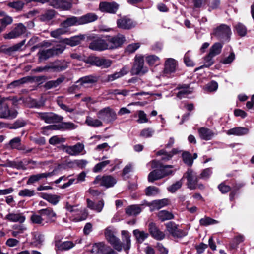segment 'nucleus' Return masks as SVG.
I'll return each instance as SVG.
<instances>
[{
	"mask_svg": "<svg viewBox=\"0 0 254 254\" xmlns=\"http://www.w3.org/2000/svg\"><path fill=\"white\" fill-rule=\"evenodd\" d=\"M129 71V68L127 66H125L122 68L118 72L106 75L103 79L105 82H110L119 79L124 75L127 74Z\"/></svg>",
	"mask_w": 254,
	"mask_h": 254,
	"instance_id": "nucleus-10",
	"label": "nucleus"
},
{
	"mask_svg": "<svg viewBox=\"0 0 254 254\" xmlns=\"http://www.w3.org/2000/svg\"><path fill=\"white\" fill-rule=\"evenodd\" d=\"M39 117L48 124L60 122L63 119L62 117L53 113H41L39 114Z\"/></svg>",
	"mask_w": 254,
	"mask_h": 254,
	"instance_id": "nucleus-11",
	"label": "nucleus"
},
{
	"mask_svg": "<svg viewBox=\"0 0 254 254\" xmlns=\"http://www.w3.org/2000/svg\"><path fill=\"white\" fill-rule=\"evenodd\" d=\"M65 49V46L64 45L60 44L51 48V50L53 56H54L62 54Z\"/></svg>",
	"mask_w": 254,
	"mask_h": 254,
	"instance_id": "nucleus-54",
	"label": "nucleus"
},
{
	"mask_svg": "<svg viewBox=\"0 0 254 254\" xmlns=\"http://www.w3.org/2000/svg\"><path fill=\"white\" fill-rule=\"evenodd\" d=\"M97 115L99 119L106 123L112 122L117 119L116 112L110 107L101 109Z\"/></svg>",
	"mask_w": 254,
	"mask_h": 254,
	"instance_id": "nucleus-6",
	"label": "nucleus"
},
{
	"mask_svg": "<svg viewBox=\"0 0 254 254\" xmlns=\"http://www.w3.org/2000/svg\"><path fill=\"white\" fill-rule=\"evenodd\" d=\"M148 68L144 65V57L142 55H137L134 58V62L131 69L132 75H143L148 72Z\"/></svg>",
	"mask_w": 254,
	"mask_h": 254,
	"instance_id": "nucleus-2",
	"label": "nucleus"
},
{
	"mask_svg": "<svg viewBox=\"0 0 254 254\" xmlns=\"http://www.w3.org/2000/svg\"><path fill=\"white\" fill-rule=\"evenodd\" d=\"M167 231L174 237L182 238L187 235L186 231L178 228V226L173 222L166 224Z\"/></svg>",
	"mask_w": 254,
	"mask_h": 254,
	"instance_id": "nucleus-7",
	"label": "nucleus"
},
{
	"mask_svg": "<svg viewBox=\"0 0 254 254\" xmlns=\"http://www.w3.org/2000/svg\"><path fill=\"white\" fill-rule=\"evenodd\" d=\"M85 123L89 126L98 127L102 126L103 124L101 120L92 118L90 116H87L85 120Z\"/></svg>",
	"mask_w": 254,
	"mask_h": 254,
	"instance_id": "nucleus-38",
	"label": "nucleus"
},
{
	"mask_svg": "<svg viewBox=\"0 0 254 254\" xmlns=\"http://www.w3.org/2000/svg\"><path fill=\"white\" fill-rule=\"evenodd\" d=\"M104 245L105 244L103 243H96L93 245L90 252L94 254L100 253L102 254Z\"/></svg>",
	"mask_w": 254,
	"mask_h": 254,
	"instance_id": "nucleus-55",
	"label": "nucleus"
},
{
	"mask_svg": "<svg viewBox=\"0 0 254 254\" xmlns=\"http://www.w3.org/2000/svg\"><path fill=\"white\" fill-rule=\"evenodd\" d=\"M12 228L13 230L11 231V235L15 237L22 234L26 230V228L22 225H15Z\"/></svg>",
	"mask_w": 254,
	"mask_h": 254,
	"instance_id": "nucleus-50",
	"label": "nucleus"
},
{
	"mask_svg": "<svg viewBox=\"0 0 254 254\" xmlns=\"http://www.w3.org/2000/svg\"><path fill=\"white\" fill-rule=\"evenodd\" d=\"M106 38L108 50L115 49L121 47L126 41L125 37L121 34L114 36H107Z\"/></svg>",
	"mask_w": 254,
	"mask_h": 254,
	"instance_id": "nucleus-5",
	"label": "nucleus"
},
{
	"mask_svg": "<svg viewBox=\"0 0 254 254\" xmlns=\"http://www.w3.org/2000/svg\"><path fill=\"white\" fill-rule=\"evenodd\" d=\"M222 47L223 45L221 43H215L210 48L209 53L210 55L215 57L221 53Z\"/></svg>",
	"mask_w": 254,
	"mask_h": 254,
	"instance_id": "nucleus-45",
	"label": "nucleus"
},
{
	"mask_svg": "<svg viewBox=\"0 0 254 254\" xmlns=\"http://www.w3.org/2000/svg\"><path fill=\"white\" fill-rule=\"evenodd\" d=\"M142 209L141 207L137 205H132L128 206L126 209V212L129 215H136L139 214Z\"/></svg>",
	"mask_w": 254,
	"mask_h": 254,
	"instance_id": "nucleus-42",
	"label": "nucleus"
},
{
	"mask_svg": "<svg viewBox=\"0 0 254 254\" xmlns=\"http://www.w3.org/2000/svg\"><path fill=\"white\" fill-rule=\"evenodd\" d=\"M65 141V139L59 136H54L49 139V142L50 144L55 145L63 143Z\"/></svg>",
	"mask_w": 254,
	"mask_h": 254,
	"instance_id": "nucleus-57",
	"label": "nucleus"
},
{
	"mask_svg": "<svg viewBox=\"0 0 254 254\" xmlns=\"http://www.w3.org/2000/svg\"><path fill=\"white\" fill-rule=\"evenodd\" d=\"M50 4L56 8L63 10H68L71 7L70 0H50Z\"/></svg>",
	"mask_w": 254,
	"mask_h": 254,
	"instance_id": "nucleus-14",
	"label": "nucleus"
},
{
	"mask_svg": "<svg viewBox=\"0 0 254 254\" xmlns=\"http://www.w3.org/2000/svg\"><path fill=\"white\" fill-rule=\"evenodd\" d=\"M188 181V187L191 190L195 189L198 179L196 174L191 169H189L186 173Z\"/></svg>",
	"mask_w": 254,
	"mask_h": 254,
	"instance_id": "nucleus-18",
	"label": "nucleus"
},
{
	"mask_svg": "<svg viewBox=\"0 0 254 254\" xmlns=\"http://www.w3.org/2000/svg\"><path fill=\"white\" fill-rule=\"evenodd\" d=\"M154 132L155 131L153 128H146L141 131L140 135L144 138H149L152 137Z\"/></svg>",
	"mask_w": 254,
	"mask_h": 254,
	"instance_id": "nucleus-59",
	"label": "nucleus"
},
{
	"mask_svg": "<svg viewBox=\"0 0 254 254\" xmlns=\"http://www.w3.org/2000/svg\"><path fill=\"white\" fill-rule=\"evenodd\" d=\"M156 155L158 156H162L161 159L164 161L169 160L172 157V154L166 152L164 150H161L157 151Z\"/></svg>",
	"mask_w": 254,
	"mask_h": 254,
	"instance_id": "nucleus-64",
	"label": "nucleus"
},
{
	"mask_svg": "<svg viewBox=\"0 0 254 254\" xmlns=\"http://www.w3.org/2000/svg\"><path fill=\"white\" fill-rule=\"evenodd\" d=\"M67 209L69 212L73 213V215H78L81 213L82 214V216H77V217L73 219V220L76 221H79L83 220H85L87 216V210L85 208H81L80 209H78L76 206H69L67 207Z\"/></svg>",
	"mask_w": 254,
	"mask_h": 254,
	"instance_id": "nucleus-15",
	"label": "nucleus"
},
{
	"mask_svg": "<svg viewBox=\"0 0 254 254\" xmlns=\"http://www.w3.org/2000/svg\"><path fill=\"white\" fill-rule=\"evenodd\" d=\"M26 27L22 23H18L13 30L5 34L3 37L5 39H14L19 37L26 31Z\"/></svg>",
	"mask_w": 254,
	"mask_h": 254,
	"instance_id": "nucleus-9",
	"label": "nucleus"
},
{
	"mask_svg": "<svg viewBox=\"0 0 254 254\" xmlns=\"http://www.w3.org/2000/svg\"><path fill=\"white\" fill-rule=\"evenodd\" d=\"M170 203V200L167 198L155 200L148 204L151 211L155 209H159L165 207Z\"/></svg>",
	"mask_w": 254,
	"mask_h": 254,
	"instance_id": "nucleus-22",
	"label": "nucleus"
},
{
	"mask_svg": "<svg viewBox=\"0 0 254 254\" xmlns=\"http://www.w3.org/2000/svg\"><path fill=\"white\" fill-rule=\"evenodd\" d=\"M159 192V189L155 186H149L145 189V194L147 196H155Z\"/></svg>",
	"mask_w": 254,
	"mask_h": 254,
	"instance_id": "nucleus-52",
	"label": "nucleus"
},
{
	"mask_svg": "<svg viewBox=\"0 0 254 254\" xmlns=\"http://www.w3.org/2000/svg\"><path fill=\"white\" fill-rule=\"evenodd\" d=\"M235 29L241 36H245L247 33L246 27L242 23H239L235 26Z\"/></svg>",
	"mask_w": 254,
	"mask_h": 254,
	"instance_id": "nucleus-62",
	"label": "nucleus"
},
{
	"mask_svg": "<svg viewBox=\"0 0 254 254\" xmlns=\"http://www.w3.org/2000/svg\"><path fill=\"white\" fill-rule=\"evenodd\" d=\"M97 81V78L96 77L92 75L86 76L79 79L76 82V84H78V85H76V86H85L87 84L95 83Z\"/></svg>",
	"mask_w": 254,
	"mask_h": 254,
	"instance_id": "nucleus-32",
	"label": "nucleus"
},
{
	"mask_svg": "<svg viewBox=\"0 0 254 254\" xmlns=\"http://www.w3.org/2000/svg\"><path fill=\"white\" fill-rule=\"evenodd\" d=\"M100 10L103 12L115 13L119 8V4L115 2H101L99 5Z\"/></svg>",
	"mask_w": 254,
	"mask_h": 254,
	"instance_id": "nucleus-17",
	"label": "nucleus"
},
{
	"mask_svg": "<svg viewBox=\"0 0 254 254\" xmlns=\"http://www.w3.org/2000/svg\"><path fill=\"white\" fill-rule=\"evenodd\" d=\"M146 61L149 65H157L160 63V59L156 55H152L146 57Z\"/></svg>",
	"mask_w": 254,
	"mask_h": 254,
	"instance_id": "nucleus-51",
	"label": "nucleus"
},
{
	"mask_svg": "<svg viewBox=\"0 0 254 254\" xmlns=\"http://www.w3.org/2000/svg\"><path fill=\"white\" fill-rule=\"evenodd\" d=\"M4 219L10 222L22 223L25 221L26 218L21 213H9L5 216Z\"/></svg>",
	"mask_w": 254,
	"mask_h": 254,
	"instance_id": "nucleus-21",
	"label": "nucleus"
},
{
	"mask_svg": "<svg viewBox=\"0 0 254 254\" xmlns=\"http://www.w3.org/2000/svg\"><path fill=\"white\" fill-rule=\"evenodd\" d=\"M17 115L16 111L10 110L6 105L3 106L0 109V118L13 119L15 118Z\"/></svg>",
	"mask_w": 254,
	"mask_h": 254,
	"instance_id": "nucleus-24",
	"label": "nucleus"
},
{
	"mask_svg": "<svg viewBox=\"0 0 254 254\" xmlns=\"http://www.w3.org/2000/svg\"><path fill=\"white\" fill-rule=\"evenodd\" d=\"M65 151L71 156L79 155L84 150V145L81 143H77L73 146H64Z\"/></svg>",
	"mask_w": 254,
	"mask_h": 254,
	"instance_id": "nucleus-13",
	"label": "nucleus"
},
{
	"mask_svg": "<svg viewBox=\"0 0 254 254\" xmlns=\"http://www.w3.org/2000/svg\"><path fill=\"white\" fill-rule=\"evenodd\" d=\"M56 247L60 250H67L72 248L74 245L71 241L60 242L57 241L55 243Z\"/></svg>",
	"mask_w": 254,
	"mask_h": 254,
	"instance_id": "nucleus-39",
	"label": "nucleus"
},
{
	"mask_svg": "<svg viewBox=\"0 0 254 254\" xmlns=\"http://www.w3.org/2000/svg\"><path fill=\"white\" fill-rule=\"evenodd\" d=\"M35 194V191L33 190L25 189L20 190L18 193V195L23 197H31Z\"/></svg>",
	"mask_w": 254,
	"mask_h": 254,
	"instance_id": "nucleus-63",
	"label": "nucleus"
},
{
	"mask_svg": "<svg viewBox=\"0 0 254 254\" xmlns=\"http://www.w3.org/2000/svg\"><path fill=\"white\" fill-rule=\"evenodd\" d=\"M198 133L200 137L205 140L211 139L215 135V133L212 130L206 127L199 128L198 129Z\"/></svg>",
	"mask_w": 254,
	"mask_h": 254,
	"instance_id": "nucleus-28",
	"label": "nucleus"
},
{
	"mask_svg": "<svg viewBox=\"0 0 254 254\" xmlns=\"http://www.w3.org/2000/svg\"><path fill=\"white\" fill-rule=\"evenodd\" d=\"M117 26L123 29H129L135 26L136 22L127 17H122L117 21Z\"/></svg>",
	"mask_w": 254,
	"mask_h": 254,
	"instance_id": "nucleus-16",
	"label": "nucleus"
},
{
	"mask_svg": "<svg viewBox=\"0 0 254 254\" xmlns=\"http://www.w3.org/2000/svg\"><path fill=\"white\" fill-rule=\"evenodd\" d=\"M89 47L90 49L95 51H102L108 50L107 41L100 38L92 41Z\"/></svg>",
	"mask_w": 254,
	"mask_h": 254,
	"instance_id": "nucleus-12",
	"label": "nucleus"
},
{
	"mask_svg": "<svg viewBox=\"0 0 254 254\" xmlns=\"http://www.w3.org/2000/svg\"><path fill=\"white\" fill-rule=\"evenodd\" d=\"M176 90L178 91L176 93V96L180 99L186 97L191 92V91L190 90L189 86L187 85L178 86L176 89Z\"/></svg>",
	"mask_w": 254,
	"mask_h": 254,
	"instance_id": "nucleus-30",
	"label": "nucleus"
},
{
	"mask_svg": "<svg viewBox=\"0 0 254 254\" xmlns=\"http://www.w3.org/2000/svg\"><path fill=\"white\" fill-rule=\"evenodd\" d=\"M148 165H150L152 169H155L148 175V180L150 182H153L155 180L162 179L168 176L170 172H163L162 171L167 169V168H173V166L171 165H163L156 160H153Z\"/></svg>",
	"mask_w": 254,
	"mask_h": 254,
	"instance_id": "nucleus-1",
	"label": "nucleus"
},
{
	"mask_svg": "<svg viewBox=\"0 0 254 254\" xmlns=\"http://www.w3.org/2000/svg\"><path fill=\"white\" fill-rule=\"evenodd\" d=\"M182 157L185 163L189 166L192 165L193 159L192 158L191 155L190 153L184 152L182 154Z\"/></svg>",
	"mask_w": 254,
	"mask_h": 254,
	"instance_id": "nucleus-61",
	"label": "nucleus"
},
{
	"mask_svg": "<svg viewBox=\"0 0 254 254\" xmlns=\"http://www.w3.org/2000/svg\"><path fill=\"white\" fill-rule=\"evenodd\" d=\"M117 182L115 178L110 175L104 176H97L93 181L94 184H99L100 186L106 188L113 187Z\"/></svg>",
	"mask_w": 254,
	"mask_h": 254,
	"instance_id": "nucleus-8",
	"label": "nucleus"
},
{
	"mask_svg": "<svg viewBox=\"0 0 254 254\" xmlns=\"http://www.w3.org/2000/svg\"><path fill=\"white\" fill-rule=\"evenodd\" d=\"M55 16V11L54 10H48L41 14L39 19L43 22H48L52 19Z\"/></svg>",
	"mask_w": 254,
	"mask_h": 254,
	"instance_id": "nucleus-36",
	"label": "nucleus"
},
{
	"mask_svg": "<svg viewBox=\"0 0 254 254\" xmlns=\"http://www.w3.org/2000/svg\"><path fill=\"white\" fill-rule=\"evenodd\" d=\"M97 16L94 13H88L79 17L80 24H85L88 23L94 22L97 19Z\"/></svg>",
	"mask_w": 254,
	"mask_h": 254,
	"instance_id": "nucleus-34",
	"label": "nucleus"
},
{
	"mask_svg": "<svg viewBox=\"0 0 254 254\" xmlns=\"http://www.w3.org/2000/svg\"><path fill=\"white\" fill-rule=\"evenodd\" d=\"M149 230L151 236L156 240H161L165 238L164 233L160 231L153 223L149 224Z\"/></svg>",
	"mask_w": 254,
	"mask_h": 254,
	"instance_id": "nucleus-23",
	"label": "nucleus"
},
{
	"mask_svg": "<svg viewBox=\"0 0 254 254\" xmlns=\"http://www.w3.org/2000/svg\"><path fill=\"white\" fill-rule=\"evenodd\" d=\"M249 132V129L243 127H237L231 128L227 131L226 133L229 135L242 136L247 134Z\"/></svg>",
	"mask_w": 254,
	"mask_h": 254,
	"instance_id": "nucleus-31",
	"label": "nucleus"
},
{
	"mask_svg": "<svg viewBox=\"0 0 254 254\" xmlns=\"http://www.w3.org/2000/svg\"><path fill=\"white\" fill-rule=\"evenodd\" d=\"M92 62L93 64L97 66L105 68L109 67L112 64V62L111 60L99 57H95L94 58Z\"/></svg>",
	"mask_w": 254,
	"mask_h": 254,
	"instance_id": "nucleus-27",
	"label": "nucleus"
},
{
	"mask_svg": "<svg viewBox=\"0 0 254 254\" xmlns=\"http://www.w3.org/2000/svg\"><path fill=\"white\" fill-rule=\"evenodd\" d=\"M110 163L111 161L109 160H104L101 162H99L94 166V167L93 168V171L94 172H100Z\"/></svg>",
	"mask_w": 254,
	"mask_h": 254,
	"instance_id": "nucleus-58",
	"label": "nucleus"
},
{
	"mask_svg": "<svg viewBox=\"0 0 254 254\" xmlns=\"http://www.w3.org/2000/svg\"><path fill=\"white\" fill-rule=\"evenodd\" d=\"M122 240L123 242L122 243V249L125 251L129 250L131 246L130 235L129 232L126 230H123L121 232Z\"/></svg>",
	"mask_w": 254,
	"mask_h": 254,
	"instance_id": "nucleus-25",
	"label": "nucleus"
},
{
	"mask_svg": "<svg viewBox=\"0 0 254 254\" xmlns=\"http://www.w3.org/2000/svg\"><path fill=\"white\" fill-rule=\"evenodd\" d=\"M87 206L90 209L96 212H101L104 206V202L103 199L99 200L97 203H95L89 198L86 199Z\"/></svg>",
	"mask_w": 254,
	"mask_h": 254,
	"instance_id": "nucleus-19",
	"label": "nucleus"
},
{
	"mask_svg": "<svg viewBox=\"0 0 254 254\" xmlns=\"http://www.w3.org/2000/svg\"><path fill=\"white\" fill-rule=\"evenodd\" d=\"M219 222L209 217L205 216L199 220L200 225L202 226H208L210 225H214L218 223Z\"/></svg>",
	"mask_w": 254,
	"mask_h": 254,
	"instance_id": "nucleus-46",
	"label": "nucleus"
},
{
	"mask_svg": "<svg viewBox=\"0 0 254 254\" xmlns=\"http://www.w3.org/2000/svg\"><path fill=\"white\" fill-rule=\"evenodd\" d=\"M41 197L53 205L57 204L60 199L58 195L47 193H42Z\"/></svg>",
	"mask_w": 254,
	"mask_h": 254,
	"instance_id": "nucleus-37",
	"label": "nucleus"
},
{
	"mask_svg": "<svg viewBox=\"0 0 254 254\" xmlns=\"http://www.w3.org/2000/svg\"><path fill=\"white\" fill-rule=\"evenodd\" d=\"M133 234L135 237L138 242L142 243L148 236L147 233L143 231H140L138 229L133 230Z\"/></svg>",
	"mask_w": 254,
	"mask_h": 254,
	"instance_id": "nucleus-40",
	"label": "nucleus"
},
{
	"mask_svg": "<svg viewBox=\"0 0 254 254\" xmlns=\"http://www.w3.org/2000/svg\"><path fill=\"white\" fill-rule=\"evenodd\" d=\"M79 25H80L79 17L75 16H72L68 18L61 23V25L65 27L67 29H68L69 27Z\"/></svg>",
	"mask_w": 254,
	"mask_h": 254,
	"instance_id": "nucleus-33",
	"label": "nucleus"
},
{
	"mask_svg": "<svg viewBox=\"0 0 254 254\" xmlns=\"http://www.w3.org/2000/svg\"><path fill=\"white\" fill-rule=\"evenodd\" d=\"M38 55L40 61L45 60L53 56L51 49L40 50Z\"/></svg>",
	"mask_w": 254,
	"mask_h": 254,
	"instance_id": "nucleus-48",
	"label": "nucleus"
},
{
	"mask_svg": "<svg viewBox=\"0 0 254 254\" xmlns=\"http://www.w3.org/2000/svg\"><path fill=\"white\" fill-rule=\"evenodd\" d=\"M214 56L210 55L209 53L207 56L204 57V64L200 66L199 67L195 69V71H197L200 69L203 68V67H209L214 64V61L213 58Z\"/></svg>",
	"mask_w": 254,
	"mask_h": 254,
	"instance_id": "nucleus-44",
	"label": "nucleus"
},
{
	"mask_svg": "<svg viewBox=\"0 0 254 254\" xmlns=\"http://www.w3.org/2000/svg\"><path fill=\"white\" fill-rule=\"evenodd\" d=\"M164 66V71L165 73L170 74L174 72L177 66V62L173 58L167 59Z\"/></svg>",
	"mask_w": 254,
	"mask_h": 254,
	"instance_id": "nucleus-20",
	"label": "nucleus"
},
{
	"mask_svg": "<svg viewBox=\"0 0 254 254\" xmlns=\"http://www.w3.org/2000/svg\"><path fill=\"white\" fill-rule=\"evenodd\" d=\"M38 213L43 216H46L47 222H53L55 220L56 214L51 208L41 209L38 211Z\"/></svg>",
	"mask_w": 254,
	"mask_h": 254,
	"instance_id": "nucleus-26",
	"label": "nucleus"
},
{
	"mask_svg": "<svg viewBox=\"0 0 254 254\" xmlns=\"http://www.w3.org/2000/svg\"><path fill=\"white\" fill-rule=\"evenodd\" d=\"M104 234L106 239L112 245L113 248L118 252L122 250V243L119 238L114 235L113 229L111 227H108L105 229Z\"/></svg>",
	"mask_w": 254,
	"mask_h": 254,
	"instance_id": "nucleus-3",
	"label": "nucleus"
},
{
	"mask_svg": "<svg viewBox=\"0 0 254 254\" xmlns=\"http://www.w3.org/2000/svg\"><path fill=\"white\" fill-rule=\"evenodd\" d=\"M54 174V171L51 172H47V173H43L41 174H38L36 175H33L31 176L27 182V184H31L36 182L38 181L41 179L47 178L52 176Z\"/></svg>",
	"mask_w": 254,
	"mask_h": 254,
	"instance_id": "nucleus-29",
	"label": "nucleus"
},
{
	"mask_svg": "<svg viewBox=\"0 0 254 254\" xmlns=\"http://www.w3.org/2000/svg\"><path fill=\"white\" fill-rule=\"evenodd\" d=\"M84 38L83 35H79L72 37L69 39H66L64 40L66 44L71 46H75L79 44Z\"/></svg>",
	"mask_w": 254,
	"mask_h": 254,
	"instance_id": "nucleus-35",
	"label": "nucleus"
},
{
	"mask_svg": "<svg viewBox=\"0 0 254 254\" xmlns=\"http://www.w3.org/2000/svg\"><path fill=\"white\" fill-rule=\"evenodd\" d=\"M7 5L10 8L15 9L16 11H21L24 5V3L22 0H15L7 3Z\"/></svg>",
	"mask_w": 254,
	"mask_h": 254,
	"instance_id": "nucleus-43",
	"label": "nucleus"
},
{
	"mask_svg": "<svg viewBox=\"0 0 254 254\" xmlns=\"http://www.w3.org/2000/svg\"><path fill=\"white\" fill-rule=\"evenodd\" d=\"M21 139L19 137H15L10 141V145L12 148L18 150H24L21 146Z\"/></svg>",
	"mask_w": 254,
	"mask_h": 254,
	"instance_id": "nucleus-56",
	"label": "nucleus"
},
{
	"mask_svg": "<svg viewBox=\"0 0 254 254\" xmlns=\"http://www.w3.org/2000/svg\"><path fill=\"white\" fill-rule=\"evenodd\" d=\"M68 29H67L65 27L61 25L60 28L51 31L50 35L52 37L56 38L63 34L68 33Z\"/></svg>",
	"mask_w": 254,
	"mask_h": 254,
	"instance_id": "nucleus-41",
	"label": "nucleus"
},
{
	"mask_svg": "<svg viewBox=\"0 0 254 254\" xmlns=\"http://www.w3.org/2000/svg\"><path fill=\"white\" fill-rule=\"evenodd\" d=\"M42 216L39 214V215L34 214L31 215L30 219L33 223L43 225L44 219L42 218Z\"/></svg>",
	"mask_w": 254,
	"mask_h": 254,
	"instance_id": "nucleus-60",
	"label": "nucleus"
},
{
	"mask_svg": "<svg viewBox=\"0 0 254 254\" xmlns=\"http://www.w3.org/2000/svg\"><path fill=\"white\" fill-rule=\"evenodd\" d=\"M158 217L161 221L170 220L173 218V215L166 210H162L158 212Z\"/></svg>",
	"mask_w": 254,
	"mask_h": 254,
	"instance_id": "nucleus-49",
	"label": "nucleus"
},
{
	"mask_svg": "<svg viewBox=\"0 0 254 254\" xmlns=\"http://www.w3.org/2000/svg\"><path fill=\"white\" fill-rule=\"evenodd\" d=\"M231 33L230 27L225 24L220 25L216 28L213 32V35L218 39L223 41L228 40Z\"/></svg>",
	"mask_w": 254,
	"mask_h": 254,
	"instance_id": "nucleus-4",
	"label": "nucleus"
},
{
	"mask_svg": "<svg viewBox=\"0 0 254 254\" xmlns=\"http://www.w3.org/2000/svg\"><path fill=\"white\" fill-rule=\"evenodd\" d=\"M3 15L4 17L0 19V23L5 27L8 25L11 24L13 22L12 18L9 15H5L4 12H0V16Z\"/></svg>",
	"mask_w": 254,
	"mask_h": 254,
	"instance_id": "nucleus-53",
	"label": "nucleus"
},
{
	"mask_svg": "<svg viewBox=\"0 0 254 254\" xmlns=\"http://www.w3.org/2000/svg\"><path fill=\"white\" fill-rule=\"evenodd\" d=\"M64 80V77H60L56 80H51L46 82L45 84V87L46 89H51L52 88L56 87Z\"/></svg>",
	"mask_w": 254,
	"mask_h": 254,
	"instance_id": "nucleus-47",
	"label": "nucleus"
}]
</instances>
